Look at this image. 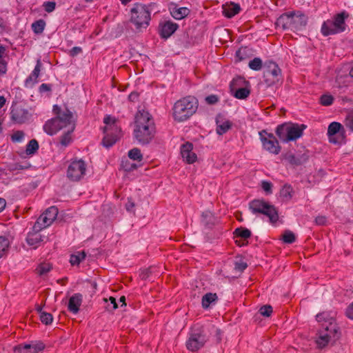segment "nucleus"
<instances>
[{
	"label": "nucleus",
	"instance_id": "obj_1",
	"mask_svg": "<svg viewBox=\"0 0 353 353\" xmlns=\"http://www.w3.org/2000/svg\"><path fill=\"white\" fill-rule=\"evenodd\" d=\"M320 327L316 334L315 343L319 349L325 347L330 343H335L341 337L340 328L330 312H323L316 315Z\"/></svg>",
	"mask_w": 353,
	"mask_h": 353
},
{
	"label": "nucleus",
	"instance_id": "obj_2",
	"mask_svg": "<svg viewBox=\"0 0 353 353\" xmlns=\"http://www.w3.org/2000/svg\"><path fill=\"white\" fill-rule=\"evenodd\" d=\"M155 129L150 113L139 110L135 116L134 138L141 144L148 143L153 138Z\"/></svg>",
	"mask_w": 353,
	"mask_h": 353
},
{
	"label": "nucleus",
	"instance_id": "obj_3",
	"mask_svg": "<svg viewBox=\"0 0 353 353\" xmlns=\"http://www.w3.org/2000/svg\"><path fill=\"white\" fill-rule=\"evenodd\" d=\"M54 111L57 114L54 118L47 121L43 126V130L48 135H54L62 129L69 127V130L75 128L74 118L72 112L68 109L61 110L57 105H54Z\"/></svg>",
	"mask_w": 353,
	"mask_h": 353
},
{
	"label": "nucleus",
	"instance_id": "obj_4",
	"mask_svg": "<svg viewBox=\"0 0 353 353\" xmlns=\"http://www.w3.org/2000/svg\"><path fill=\"white\" fill-rule=\"evenodd\" d=\"M210 329L208 327L195 325L192 327L188 334L185 347L188 350L195 352L205 345L209 340Z\"/></svg>",
	"mask_w": 353,
	"mask_h": 353
},
{
	"label": "nucleus",
	"instance_id": "obj_5",
	"mask_svg": "<svg viewBox=\"0 0 353 353\" xmlns=\"http://www.w3.org/2000/svg\"><path fill=\"white\" fill-rule=\"evenodd\" d=\"M151 21V12L148 6L139 3H134L130 10V21L137 31L142 32L149 26Z\"/></svg>",
	"mask_w": 353,
	"mask_h": 353
},
{
	"label": "nucleus",
	"instance_id": "obj_6",
	"mask_svg": "<svg viewBox=\"0 0 353 353\" xmlns=\"http://www.w3.org/2000/svg\"><path fill=\"white\" fill-rule=\"evenodd\" d=\"M198 103L196 98L190 96L184 97L174 103V119L179 122L184 121L196 111Z\"/></svg>",
	"mask_w": 353,
	"mask_h": 353
},
{
	"label": "nucleus",
	"instance_id": "obj_7",
	"mask_svg": "<svg viewBox=\"0 0 353 353\" xmlns=\"http://www.w3.org/2000/svg\"><path fill=\"white\" fill-rule=\"evenodd\" d=\"M307 21V17L301 12H297L282 14L277 19L276 24L283 30L299 31L305 27Z\"/></svg>",
	"mask_w": 353,
	"mask_h": 353
},
{
	"label": "nucleus",
	"instance_id": "obj_8",
	"mask_svg": "<svg viewBox=\"0 0 353 353\" xmlns=\"http://www.w3.org/2000/svg\"><path fill=\"white\" fill-rule=\"evenodd\" d=\"M103 122L105 125L103 129L104 137L103 139V145L104 147L109 148L112 147L118 140L120 135V128L117 124L114 117L107 115Z\"/></svg>",
	"mask_w": 353,
	"mask_h": 353
},
{
	"label": "nucleus",
	"instance_id": "obj_9",
	"mask_svg": "<svg viewBox=\"0 0 353 353\" xmlns=\"http://www.w3.org/2000/svg\"><path fill=\"white\" fill-rule=\"evenodd\" d=\"M347 17V14L343 12L324 21L321 30L322 34L327 37L343 32L346 28L345 20Z\"/></svg>",
	"mask_w": 353,
	"mask_h": 353
},
{
	"label": "nucleus",
	"instance_id": "obj_10",
	"mask_svg": "<svg viewBox=\"0 0 353 353\" xmlns=\"http://www.w3.org/2000/svg\"><path fill=\"white\" fill-rule=\"evenodd\" d=\"M250 209L254 214L260 213L267 216L272 223L279 219L278 212L274 206L263 200L252 201L250 203Z\"/></svg>",
	"mask_w": 353,
	"mask_h": 353
},
{
	"label": "nucleus",
	"instance_id": "obj_11",
	"mask_svg": "<svg viewBox=\"0 0 353 353\" xmlns=\"http://www.w3.org/2000/svg\"><path fill=\"white\" fill-rule=\"evenodd\" d=\"M327 136L328 141L334 145H342L347 142L346 130L343 125L337 121H333L329 124Z\"/></svg>",
	"mask_w": 353,
	"mask_h": 353
},
{
	"label": "nucleus",
	"instance_id": "obj_12",
	"mask_svg": "<svg viewBox=\"0 0 353 353\" xmlns=\"http://www.w3.org/2000/svg\"><path fill=\"white\" fill-rule=\"evenodd\" d=\"M259 136L265 150L273 154H278L281 152L279 141L272 133L263 130L259 132Z\"/></svg>",
	"mask_w": 353,
	"mask_h": 353
},
{
	"label": "nucleus",
	"instance_id": "obj_13",
	"mask_svg": "<svg viewBox=\"0 0 353 353\" xmlns=\"http://www.w3.org/2000/svg\"><path fill=\"white\" fill-rule=\"evenodd\" d=\"M86 163L82 159H75L70 162L67 170V177L73 181L81 180L85 174Z\"/></svg>",
	"mask_w": 353,
	"mask_h": 353
},
{
	"label": "nucleus",
	"instance_id": "obj_14",
	"mask_svg": "<svg viewBox=\"0 0 353 353\" xmlns=\"http://www.w3.org/2000/svg\"><path fill=\"white\" fill-rule=\"evenodd\" d=\"M230 88L234 97L239 99H245L250 94L249 82L241 77H236L232 81Z\"/></svg>",
	"mask_w": 353,
	"mask_h": 353
},
{
	"label": "nucleus",
	"instance_id": "obj_15",
	"mask_svg": "<svg viewBox=\"0 0 353 353\" xmlns=\"http://www.w3.org/2000/svg\"><path fill=\"white\" fill-rule=\"evenodd\" d=\"M58 214V209L54 206L48 208L37 219L33 226V230L40 231L49 225L55 220Z\"/></svg>",
	"mask_w": 353,
	"mask_h": 353
},
{
	"label": "nucleus",
	"instance_id": "obj_16",
	"mask_svg": "<svg viewBox=\"0 0 353 353\" xmlns=\"http://www.w3.org/2000/svg\"><path fill=\"white\" fill-rule=\"evenodd\" d=\"M192 150L193 145L188 142L183 144L181 147V155L188 163H193L197 159V156Z\"/></svg>",
	"mask_w": 353,
	"mask_h": 353
},
{
	"label": "nucleus",
	"instance_id": "obj_17",
	"mask_svg": "<svg viewBox=\"0 0 353 353\" xmlns=\"http://www.w3.org/2000/svg\"><path fill=\"white\" fill-rule=\"evenodd\" d=\"M178 25L171 21H165L161 23L159 32L161 37L168 39L170 37L178 28Z\"/></svg>",
	"mask_w": 353,
	"mask_h": 353
},
{
	"label": "nucleus",
	"instance_id": "obj_18",
	"mask_svg": "<svg viewBox=\"0 0 353 353\" xmlns=\"http://www.w3.org/2000/svg\"><path fill=\"white\" fill-rule=\"evenodd\" d=\"M82 303V295L79 293L73 294L69 299L68 309L72 314H77Z\"/></svg>",
	"mask_w": 353,
	"mask_h": 353
},
{
	"label": "nucleus",
	"instance_id": "obj_19",
	"mask_svg": "<svg viewBox=\"0 0 353 353\" xmlns=\"http://www.w3.org/2000/svg\"><path fill=\"white\" fill-rule=\"evenodd\" d=\"M28 112L19 107L14 108L11 111L12 119L18 123H22L28 119Z\"/></svg>",
	"mask_w": 353,
	"mask_h": 353
},
{
	"label": "nucleus",
	"instance_id": "obj_20",
	"mask_svg": "<svg viewBox=\"0 0 353 353\" xmlns=\"http://www.w3.org/2000/svg\"><path fill=\"white\" fill-rule=\"evenodd\" d=\"M41 68V62L40 59H38L37 61V64L31 72L30 76L26 79L25 84L27 87H32L33 85L38 82L37 79L39 77L40 72Z\"/></svg>",
	"mask_w": 353,
	"mask_h": 353
},
{
	"label": "nucleus",
	"instance_id": "obj_21",
	"mask_svg": "<svg viewBox=\"0 0 353 353\" xmlns=\"http://www.w3.org/2000/svg\"><path fill=\"white\" fill-rule=\"evenodd\" d=\"M305 128L304 125H299L298 124L289 123V139L288 140L294 141L300 138L303 130Z\"/></svg>",
	"mask_w": 353,
	"mask_h": 353
},
{
	"label": "nucleus",
	"instance_id": "obj_22",
	"mask_svg": "<svg viewBox=\"0 0 353 353\" xmlns=\"http://www.w3.org/2000/svg\"><path fill=\"white\" fill-rule=\"evenodd\" d=\"M265 77L268 79L272 78L271 82L274 83L279 81V76L281 75V70L279 66L274 63H270L268 70L265 72Z\"/></svg>",
	"mask_w": 353,
	"mask_h": 353
},
{
	"label": "nucleus",
	"instance_id": "obj_23",
	"mask_svg": "<svg viewBox=\"0 0 353 353\" xmlns=\"http://www.w3.org/2000/svg\"><path fill=\"white\" fill-rule=\"evenodd\" d=\"M216 132L221 135L225 134L232 125V123L228 120H225L222 117L219 116L216 117Z\"/></svg>",
	"mask_w": 353,
	"mask_h": 353
},
{
	"label": "nucleus",
	"instance_id": "obj_24",
	"mask_svg": "<svg viewBox=\"0 0 353 353\" xmlns=\"http://www.w3.org/2000/svg\"><path fill=\"white\" fill-rule=\"evenodd\" d=\"M39 232V231L34 230L32 232H29L26 237L27 243L29 245L32 246L34 248H37L43 241L42 236Z\"/></svg>",
	"mask_w": 353,
	"mask_h": 353
},
{
	"label": "nucleus",
	"instance_id": "obj_25",
	"mask_svg": "<svg viewBox=\"0 0 353 353\" xmlns=\"http://www.w3.org/2000/svg\"><path fill=\"white\" fill-rule=\"evenodd\" d=\"M218 301V296L216 293L208 292L204 294L201 299L202 307L205 309L215 305Z\"/></svg>",
	"mask_w": 353,
	"mask_h": 353
},
{
	"label": "nucleus",
	"instance_id": "obj_26",
	"mask_svg": "<svg viewBox=\"0 0 353 353\" xmlns=\"http://www.w3.org/2000/svg\"><path fill=\"white\" fill-rule=\"evenodd\" d=\"M223 10L225 17L232 18L239 12L241 8L237 3H230V4L223 6Z\"/></svg>",
	"mask_w": 353,
	"mask_h": 353
},
{
	"label": "nucleus",
	"instance_id": "obj_27",
	"mask_svg": "<svg viewBox=\"0 0 353 353\" xmlns=\"http://www.w3.org/2000/svg\"><path fill=\"white\" fill-rule=\"evenodd\" d=\"M276 134L281 141L289 142V123H283L277 126Z\"/></svg>",
	"mask_w": 353,
	"mask_h": 353
},
{
	"label": "nucleus",
	"instance_id": "obj_28",
	"mask_svg": "<svg viewBox=\"0 0 353 353\" xmlns=\"http://www.w3.org/2000/svg\"><path fill=\"white\" fill-rule=\"evenodd\" d=\"M170 14L171 15L177 20H181L188 16L190 12V10L185 7L178 8L174 6L172 8H170Z\"/></svg>",
	"mask_w": 353,
	"mask_h": 353
},
{
	"label": "nucleus",
	"instance_id": "obj_29",
	"mask_svg": "<svg viewBox=\"0 0 353 353\" xmlns=\"http://www.w3.org/2000/svg\"><path fill=\"white\" fill-rule=\"evenodd\" d=\"M11 239L7 236H0V259L7 254L10 246Z\"/></svg>",
	"mask_w": 353,
	"mask_h": 353
},
{
	"label": "nucleus",
	"instance_id": "obj_30",
	"mask_svg": "<svg viewBox=\"0 0 353 353\" xmlns=\"http://www.w3.org/2000/svg\"><path fill=\"white\" fill-rule=\"evenodd\" d=\"M68 127L65 129L64 134L60 137V144L63 147H67L72 142V132L74 130H69Z\"/></svg>",
	"mask_w": 353,
	"mask_h": 353
},
{
	"label": "nucleus",
	"instance_id": "obj_31",
	"mask_svg": "<svg viewBox=\"0 0 353 353\" xmlns=\"http://www.w3.org/2000/svg\"><path fill=\"white\" fill-rule=\"evenodd\" d=\"M45 27L46 22L43 19L37 20L32 24V31L37 34H41L43 32Z\"/></svg>",
	"mask_w": 353,
	"mask_h": 353
},
{
	"label": "nucleus",
	"instance_id": "obj_32",
	"mask_svg": "<svg viewBox=\"0 0 353 353\" xmlns=\"http://www.w3.org/2000/svg\"><path fill=\"white\" fill-rule=\"evenodd\" d=\"M288 158L290 163L296 165L302 164L307 160L305 154L289 155Z\"/></svg>",
	"mask_w": 353,
	"mask_h": 353
},
{
	"label": "nucleus",
	"instance_id": "obj_33",
	"mask_svg": "<svg viewBox=\"0 0 353 353\" xmlns=\"http://www.w3.org/2000/svg\"><path fill=\"white\" fill-rule=\"evenodd\" d=\"M39 149V143L35 139L30 140L27 146L26 152L28 155L34 154Z\"/></svg>",
	"mask_w": 353,
	"mask_h": 353
},
{
	"label": "nucleus",
	"instance_id": "obj_34",
	"mask_svg": "<svg viewBox=\"0 0 353 353\" xmlns=\"http://www.w3.org/2000/svg\"><path fill=\"white\" fill-rule=\"evenodd\" d=\"M85 257L84 252H79L70 256V262L72 265H78Z\"/></svg>",
	"mask_w": 353,
	"mask_h": 353
},
{
	"label": "nucleus",
	"instance_id": "obj_35",
	"mask_svg": "<svg viewBox=\"0 0 353 353\" xmlns=\"http://www.w3.org/2000/svg\"><path fill=\"white\" fill-rule=\"evenodd\" d=\"M32 347L30 344L19 345L14 347L15 353H33Z\"/></svg>",
	"mask_w": 353,
	"mask_h": 353
},
{
	"label": "nucleus",
	"instance_id": "obj_36",
	"mask_svg": "<svg viewBox=\"0 0 353 353\" xmlns=\"http://www.w3.org/2000/svg\"><path fill=\"white\" fill-rule=\"evenodd\" d=\"M128 157L134 161H141L143 159V155L141 150L137 148H133L128 152Z\"/></svg>",
	"mask_w": 353,
	"mask_h": 353
},
{
	"label": "nucleus",
	"instance_id": "obj_37",
	"mask_svg": "<svg viewBox=\"0 0 353 353\" xmlns=\"http://www.w3.org/2000/svg\"><path fill=\"white\" fill-rule=\"evenodd\" d=\"M234 234L237 237L246 240L250 236L251 232L248 229L239 228L235 230Z\"/></svg>",
	"mask_w": 353,
	"mask_h": 353
},
{
	"label": "nucleus",
	"instance_id": "obj_38",
	"mask_svg": "<svg viewBox=\"0 0 353 353\" xmlns=\"http://www.w3.org/2000/svg\"><path fill=\"white\" fill-rule=\"evenodd\" d=\"M248 65L250 69L259 71L262 68V60L259 57H256L249 62Z\"/></svg>",
	"mask_w": 353,
	"mask_h": 353
},
{
	"label": "nucleus",
	"instance_id": "obj_39",
	"mask_svg": "<svg viewBox=\"0 0 353 353\" xmlns=\"http://www.w3.org/2000/svg\"><path fill=\"white\" fill-rule=\"evenodd\" d=\"M52 265L50 263H41L37 268V272L40 276H43L50 271Z\"/></svg>",
	"mask_w": 353,
	"mask_h": 353
},
{
	"label": "nucleus",
	"instance_id": "obj_40",
	"mask_svg": "<svg viewBox=\"0 0 353 353\" xmlns=\"http://www.w3.org/2000/svg\"><path fill=\"white\" fill-rule=\"evenodd\" d=\"M334 97L331 94H325L321 97L320 103L324 106H329L333 103Z\"/></svg>",
	"mask_w": 353,
	"mask_h": 353
},
{
	"label": "nucleus",
	"instance_id": "obj_41",
	"mask_svg": "<svg viewBox=\"0 0 353 353\" xmlns=\"http://www.w3.org/2000/svg\"><path fill=\"white\" fill-rule=\"evenodd\" d=\"M25 137V134L23 131H16L11 136V140L14 143H21Z\"/></svg>",
	"mask_w": 353,
	"mask_h": 353
},
{
	"label": "nucleus",
	"instance_id": "obj_42",
	"mask_svg": "<svg viewBox=\"0 0 353 353\" xmlns=\"http://www.w3.org/2000/svg\"><path fill=\"white\" fill-rule=\"evenodd\" d=\"M41 321L45 325L51 324L53 321V316L50 313L44 312H41L39 316Z\"/></svg>",
	"mask_w": 353,
	"mask_h": 353
},
{
	"label": "nucleus",
	"instance_id": "obj_43",
	"mask_svg": "<svg viewBox=\"0 0 353 353\" xmlns=\"http://www.w3.org/2000/svg\"><path fill=\"white\" fill-rule=\"evenodd\" d=\"M292 188L289 185H285L281 190V196L285 199H290L292 197Z\"/></svg>",
	"mask_w": 353,
	"mask_h": 353
},
{
	"label": "nucleus",
	"instance_id": "obj_44",
	"mask_svg": "<svg viewBox=\"0 0 353 353\" xmlns=\"http://www.w3.org/2000/svg\"><path fill=\"white\" fill-rule=\"evenodd\" d=\"M214 217L211 212L206 211L202 214V222L205 225H210L213 223Z\"/></svg>",
	"mask_w": 353,
	"mask_h": 353
},
{
	"label": "nucleus",
	"instance_id": "obj_45",
	"mask_svg": "<svg viewBox=\"0 0 353 353\" xmlns=\"http://www.w3.org/2000/svg\"><path fill=\"white\" fill-rule=\"evenodd\" d=\"M259 313L265 317H269L272 313V307L270 305H265L259 309Z\"/></svg>",
	"mask_w": 353,
	"mask_h": 353
},
{
	"label": "nucleus",
	"instance_id": "obj_46",
	"mask_svg": "<svg viewBox=\"0 0 353 353\" xmlns=\"http://www.w3.org/2000/svg\"><path fill=\"white\" fill-rule=\"evenodd\" d=\"M283 241L287 243H292L295 241V236L291 231H285L283 235Z\"/></svg>",
	"mask_w": 353,
	"mask_h": 353
},
{
	"label": "nucleus",
	"instance_id": "obj_47",
	"mask_svg": "<svg viewBox=\"0 0 353 353\" xmlns=\"http://www.w3.org/2000/svg\"><path fill=\"white\" fill-rule=\"evenodd\" d=\"M208 328L210 329V332L212 330H214V337H215V339H216V343H219L221 341L222 334H223V332L221 330V329L215 327L214 325H212L210 327H210H208Z\"/></svg>",
	"mask_w": 353,
	"mask_h": 353
},
{
	"label": "nucleus",
	"instance_id": "obj_48",
	"mask_svg": "<svg viewBox=\"0 0 353 353\" xmlns=\"http://www.w3.org/2000/svg\"><path fill=\"white\" fill-rule=\"evenodd\" d=\"M32 347L33 353H38L44 350L45 345L41 341H35L30 344Z\"/></svg>",
	"mask_w": 353,
	"mask_h": 353
},
{
	"label": "nucleus",
	"instance_id": "obj_49",
	"mask_svg": "<svg viewBox=\"0 0 353 353\" xmlns=\"http://www.w3.org/2000/svg\"><path fill=\"white\" fill-rule=\"evenodd\" d=\"M43 6L47 12L50 13L55 10L56 3L54 1H46L43 3Z\"/></svg>",
	"mask_w": 353,
	"mask_h": 353
},
{
	"label": "nucleus",
	"instance_id": "obj_50",
	"mask_svg": "<svg viewBox=\"0 0 353 353\" xmlns=\"http://www.w3.org/2000/svg\"><path fill=\"white\" fill-rule=\"evenodd\" d=\"M156 270V268L154 267H150L148 268L144 269L141 270V272L140 274V276L142 278V279H146L149 277V274L154 272Z\"/></svg>",
	"mask_w": 353,
	"mask_h": 353
},
{
	"label": "nucleus",
	"instance_id": "obj_51",
	"mask_svg": "<svg viewBox=\"0 0 353 353\" xmlns=\"http://www.w3.org/2000/svg\"><path fill=\"white\" fill-rule=\"evenodd\" d=\"M247 268V263L242 260L235 262L234 270L237 272H241Z\"/></svg>",
	"mask_w": 353,
	"mask_h": 353
},
{
	"label": "nucleus",
	"instance_id": "obj_52",
	"mask_svg": "<svg viewBox=\"0 0 353 353\" xmlns=\"http://www.w3.org/2000/svg\"><path fill=\"white\" fill-rule=\"evenodd\" d=\"M261 188L266 194H272V184L269 181H263L261 183Z\"/></svg>",
	"mask_w": 353,
	"mask_h": 353
},
{
	"label": "nucleus",
	"instance_id": "obj_53",
	"mask_svg": "<svg viewBox=\"0 0 353 353\" xmlns=\"http://www.w3.org/2000/svg\"><path fill=\"white\" fill-rule=\"evenodd\" d=\"M248 49L245 48H241L236 52V57L238 58L239 61H242L245 59V55L247 54Z\"/></svg>",
	"mask_w": 353,
	"mask_h": 353
},
{
	"label": "nucleus",
	"instance_id": "obj_54",
	"mask_svg": "<svg viewBox=\"0 0 353 353\" xmlns=\"http://www.w3.org/2000/svg\"><path fill=\"white\" fill-rule=\"evenodd\" d=\"M219 101V98L215 94H211V95H209L206 98H205V101L208 103V104H215L216 102H218Z\"/></svg>",
	"mask_w": 353,
	"mask_h": 353
},
{
	"label": "nucleus",
	"instance_id": "obj_55",
	"mask_svg": "<svg viewBox=\"0 0 353 353\" xmlns=\"http://www.w3.org/2000/svg\"><path fill=\"white\" fill-rule=\"evenodd\" d=\"M7 72V62L5 60L0 61V76L4 75Z\"/></svg>",
	"mask_w": 353,
	"mask_h": 353
},
{
	"label": "nucleus",
	"instance_id": "obj_56",
	"mask_svg": "<svg viewBox=\"0 0 353 353\" xmlns=\"http://www.w3.org/2000/svg\"><path fill=\"white\" fill-rule=\"evenodd\" d=\"M345 314L348 319L353 320V302L347 307Z\"/></svg>",
	"mask_w": 353,
	"mask_h": 353
},
{
	"label": "nucleus",
	"instance_id": "obj_57",
	"mask_svg": "<svg viewBox=\"0 0 353 353\" xmlns=\"http://www.w3.org/2000/svg\"><path fill=\"white\" fill-rule=\"evenodd\" d=\"M81 48L80 47H73L71 50H70V55L71 56H76L78 54H79L81 52Z\"/></svg>",
	"mask_w": 353,
	"mask_h": 353
},
{
	"label": "nucleus",
	"instance_id": "obj_58",
	"mask_svg": "<svg viewBox=\"0 0 353 353\" xmlns=\"http://www.w3.org/2000/svg\"><path fill=\"white\" fill-rule=\"evenodd\" d=\"M315 221L318 225H324L326 222V219L325 216H320L316 218Z\"/></svg>",
	"mask_w": 353,
	"mask_h": 353
},
{
	"label": "nucleus",
	"instance_id": "obj_59",
	"mask_svg": "<svg viewBox=\"0 0 353 353\" xmlns=\"http://www.w3.org/2000/svg\"><path fill=\"white\" fill-rule=\"evenodd\" d=\"M134 207V203L130 200L128 201V203L125 205L126 210L128 212H131L133 210Z\"/></svg>",
	"mask_w": 353,
	"mask_h": 353
},
{
	"label": "nucleus",
	"instance_id": "obj_60",
	"mask_svg": "<svg viewBox=\"0 0 353 353\" xmlns=\"http://www.w3.org/2000/svg\"><path fill=\"white\" fill-rule=\"evenodd\" d=\"M6 48L3 46H0V61L4 60L3 57L6 54Z\"/></svg>",
	"mask_w": 353,
	"mask_h": 353
},
{
	"label": "nucleus",
	"instance_id": "obj_61",
	"mask_svg": "<svg viewBox=\"0 0 353 353\" xmlns=\"http://www.w3.org/2000/svg\"><path fill=\"white\" fill-rule=\"evenodd\" d=\"M39 90L41 92H46V91H49L50 90V88L48 84L42 83L40 85Z\"/></svg>",
	"mask_w": 353,
	"mask_h": 353
},
{
	"label": "nucleus",
	"instance_id": "obj_62",
	"mask_svg": "<svg viewBox=\"0 0 353 353\" xmlns=\"http://www.w3.org/2000/svg\"><path fill=\"white\" fill-rule=\"evenodd\" d=\"M110 301L112 305V310H116L118 307L117 302H116V299L114 297L111 296V297H110Z\"/></svg>",
	"mask_w": 353,
	"mask_h": 353
},
{
	"label": "nucleus",
	"instance_id": "obj_63",
	"mask_svg": "<svg viewBox=\"0 0 353 353\" xmlns=\"http://www.w3.org/2000/svg\"><path fill=\"white\" fill-rule=\"evenodd\" d=\"M6 205V200L0 198V212L4 210Z\"/></svg>",
	"mask_w": 353,
	"mask_h": 353
},
{
	"label": "nucleus",
	"instance_id": "obj_64",
	"mask_svg": "<svg viewBox=\"0 0 353 353\" xmlns=\"http://www.w3.org/2000/svg\"><path fill=\"white\" fill-rule=\"evenodd\" d=\"M346 125L351 131L353 132V118L348 121Z\"/></svg>",
	"mask_w": 353,
	"mask_h": 353
}]
</instances>
